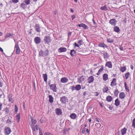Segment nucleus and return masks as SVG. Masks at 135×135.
Here are the masks:
<instances>
[{"label": "nucleus", "mask_w": 135, "mask_h": 135, "mask_svg": "<svg viewBox=\"0 0 135 135\" xmlns=\"http://www.w3.org/2000/svg\"><path fill=\"white\" fill-rule=\"evenodd\" d=\"M55 111L56 114L58 115H61L62 114V110L60 108H56L55 109Z\"/></svg>", "instance_id": "13"}, {"label": "nucleus", "mask_w": 135, "mask_h": 135, "mask_svg": "<svg viewBox=\"0 0 135 135\" xmlns=\"http://www.w3.org/2000/svg\"><path fill=\"white\" fill-rule=\"evenodd\" d=\"M127 131V129L125 127L122 129L121 130L122 134V135H124L126 133Z\"/></svg>", "instance_id": "29"}, {"label": "nucleus", "mask_w": 135, "mask_h": 135, "mask_svg": "<svg viewBox=\"0 0 135 135\" xmlns=\"http://www.w3.org/2000/svg\"><path fill=\"white\" fill-rule=\"evenodd\" d=\"M94 80V78L93 76H91L89 77L88 79V83H90L93 82Z\"/></svg>", "instance_id": "16"}, {"label": "nucleus", "mask_w": 135, "mask_h": 135, "mask_svg": "<svg viewBox=\"0 0 135 135\" xmlns=\"http://www.w3.org/2000/svg\"><path fill=\"white\" fill-rule=\"evenodd\" d=\"M67 99L65 96H63L60 98V101L62 104H65L66 103Z\"/></svg>", "instance_id": "11"}, {"label": "nucleus", "mask_w": 135, "mask_h": 135, "mask_svg": "<svg viewBox=\"0 0 135 135\" xmlns=\"http://www.w3.org/2000/svg\"><path fill=\"white\" fill-rule=\"evenodd\" d=\"M119 97L120 99H124L126 97V94L125 93L123 92H120L119 94Z\"/></svg>", "instance_id": "14"}, {"label": "nucleus", "mask_w": 135, "mask_h": 135, "mask_svg": "<svg viewBox=\"0 0 135 135\" xmlns=\"http://www.w3.org/2000/svg\"><path fill=\"white\" fill-rule=\"evenodd\" d=\"M25 6V4L24 3H21V6L22 7H24Z\"/></svg>", "instance_id": "54"}, {"label": "nucleus", "mask_w": 135, "mask_h": 135, "mask_svg": "<svg viewBox=\"0 0 135 135\" xmlns=\"http://www.w3.org/2000/svg\"><path fill=\"white\" fill-rule=\"evenodd\" d=\"M68 81V79L65 77L62 78L60 80V81L62 83H67Z\"/></svg>", "instance_id": "18"}, {"label": "nucleus", "mask_w": 135, "mask_h": 135, "mask_svg": "<svg viewBox=\"0 0 135 135\" xmlns=\"http://www.w3.org/2000/svg\"><path fill=\"white\" fill-rule=\"evenodd\" d=\"M90 74L91 75L93 74V71L91 69L90 70Z\"/></svg>", "instance_id": "61"}, {"label": "nucleus", "mask_w": 135, "mask_h": 135, "mask_svg": "<svg viewBox=\"0 0 135 135\" xmlns=\"http://www.w3.org/2000/svg\"><path fill=\"white\" fill-rule=\"evenodd\" d=\"M44 41L46 44H48L51 41V39L49 36H47L44 37Z\"/></svg>", "instance_id": "2"}, {"label": "nucleus", "mask_w": 135, "mask_h": 135, "mask_svg": "<svg viewBox=\"0 0 135 135\" xmlns=\"http://www.w3.org/2000/svg\"><path fill=\"white\" fill-rule=\"evenodd\" d=\"M101 68L98 70L96 74L98 75H100L102 71L104 70V68L103 65L100 66Z\"/></svg>", "instance_id": "10"}, {"label": "nucleus", "mask_w": 135, "mask_h": 135, "mask_svg": "<svg viewBox=\"0 0 135 135\" xmlns=\"http://www.w3.org/2000/svg\"><path fill=\"white\" fill-rule=\"evenodd\" d=\"M24 2L27 5H28L30 3V0H25Z\"/></svg>", "instance_id": "45"}, {"label": "nucleus", "mask_w": 135, "mask_h": 135, "mask_svg": "<svg viewBox=\"0 0 135 135\" xmlns=\"http://www.w3.org/2000/svg\"><path fill=\"white\" fill-rule=\"evenodd\" d=\"M74 45L75 47H79V46L78 45L76 42H75L74 44Z\"/></svg>", "instance_id": "56"}, {"label": "nucleus", "mask_w": 135, "mask_h": 135, "mask_svg": "<svg viewBox=\"0 0 135 135\" xmlns=\"http://www.w3.org/2000/svg\"><path fill=\"white\" fill-rule=\"evenodd\" d=\"M70 117L71 119H74L76 117V115L75 113H72L70 115Z\"/></svg>", "instance_id": "25"}, {"label": "nucleus", "mask_w": 135, "mask_h": 135, "mask_svg": "<svg viewBox=\"0 0 135 135\" xmlns=\"http://www.w3.org/2000/svg\"><path fill=\"white\" fill-rule=\"evenodd\" d=\"M124 87L126 90L128 92L129 91V90L128 87L127 86L126 82H124Z\"/></svg>", "instance_id": "38"}, {"label": "nucleus", "mask_w": 135, "mask_h": 135, "mask_svg": "<svg viewBox=\"0 0 135 135\" xmlns=\"http://www.w3.org/2000/svg\"><path fill=\"white\" fill-rule=\"evenodd\" d=\"M95 120H96L97 122H100V120H99L98 119V118H95Z\"/></svg>", "instance_id": "60"}, {"label": "nucleus", "mask_w": 135, "mask_h": 135, "mask_svg": "<svg viewBox=\"0 0 135 135\" xmlns=\"http://www.w3.org/2000/svg\"><path fill=\"white\" fill-rule=\"evenodd\" d=\"M103 55L104 58H107L109 57L108 54L107 52H104L103 54Z\"/></svg>", "instance_id": "37"}, {"label": "nucleus", "mask_w": 135, "mask_h": 135, "mask_svg": "<svg viewBox=\"0 0 135 135\" xmlns=\"http://www.w3.org/2000/svg\"><path fill=\"white\" fill-rule=\"evenodd\" d=\"M49 54V51L48 50L46 49L44 51L41 50L39 53V55L40 56L44 57L47 56Z\"/></svg>", "instance_id": "1"}, {"label": "nucleus", "mask_w": 135, "mask_h": 135, "mask_svg": "<svg viewBox=\"0 0 135 135\" xmlns=\"http://www.w3.org/2000/svg\"><path fill=\"white\" fill-rule=\"evenodd\" d=\"M114 40L113 39H111L110 38H107V41L108 43H112L114 42Z\"/></svg>", "instance_id": "39"}, {"label": "nucleus", "mask_w": 135, "mask_h": 135, "mask_svg": "<svg viewBox=\"0 0 135 135\" xmlns=\"http://www.w3.org/2000/svg\"><path fill=\"white\" fill-rule=\"evenodd\" d=\"M75 51L74 50H71L70 54L73 57L75 55Z\"/></svg>", "instance_id": "35"}, {"label": "nucleus", "mask_w": 135, "mask_h": 135, "mask_svg": "<svg viewBox=\"0 0 135 135\" xmlns=\"http://www.w3.org/2000/svg\"><path fill=\"white\" fill-rule=\"evenodd\" d=\"M71 32H69L68 33V36L69 37H70L71 35Z\"/></svg>", "instance_id": "58"}, {"label": "nucleus", "mask_w": 135, "mask_h": 135, "mask_svg": "<svg viewBox=\"0 0 135 135\" xmlns=\"http://www.w3.org/2000/svg\"><path fill=\"white\" fill-rule=\"evenodd\" d=\"M35 30L38 32H40L41 31V27L39 24H36L35 26Z\"/></svg>", "instance_id": "9"}, {"label": "nucleus", "mask_w": 135, "mask_h": 135, "mask_svg": "<svg viewBox=\"0 0 135 135\" xmlns=\"http://www.w3.org/2000/svg\"><path fill=\"white\" fill-rule=\"evenodd\" d=\"M120 101L119 99L117 98L116 99L115 101V105L116 106H118L120 105Z\"/></svg>", "instance_id": "23"}, {"label": "nucleus", "mask_w": 135, "mask_h": 135, "mask_svg": "<svg viewBox=\"0 0 135 135\" xmlns=\"http://www.w3.org/2000/svg\"><path fill=\"white\" fill-rule=\"evenodd\" d=\"M14 110L16 114H17L18 110V108L16 105H15Z\"/></svg>", "instance_id": "44"}, {"label": "nucleus", "mask_w": 135, "mask_h": 135, "mask_svg": "<svg viewBox=\"0 0 135 135\" xmlns=\"http://www.w3.org/2000/svg\"><path fill=\"white\" fill-rule=\"evenodd\" d=\"M98 46L101 47L106 48L107 47V45L104 42H99Z\"/></svg>", "instance_id": "21"}, {"label": "nucleus", "mask_w": 135, "mask_h": 135, "mask_svg": "<svg viewBox=\"0 0 135 135\" xmlns=\"http://www.w3.org/2000/svg\"><path fill=\"white\" fill-rule=\"evenodd\" d=\"M126 70V66H121L120 69V71L122 72H124Z\"/></svg>", "instance_id": "24"}, {"label": "nucleus", "mask_w": 135, "mask_h": 135, "mask_svg": "<svg viewBox=\"0 0 135 135\" xmlns=\"http://www.w3.org/2000/svg\"><path fill=\"white\" fill-rule=\"evenodd\" d=\"M117 84L116 79L115 78H114L111 82L110 86L112 87H114Z\"/></svg>", "instance_id": "12"}, {"label": "nucleus", "mask_w": 135, "mask_h": 135, "mask_svg": "<svg viewBox=\"0 0 135 135\" xmlns=\"http://www.w3.org/2000/svg\"><path fill=\"white\" fill-rule=\"evenodd\" d=\"M71 89L72 90H75L74 86H72Z\"/></svg>", "instance_id": "59"}, {"label": "nucleus", "mask_w": 135, "mask_h": 135, "mask_svg": "<svg viewBox=\"0 0 135 135\" xmlns=\"http://www.w3.org/2000/svg\"><path fill=\"white\" fill-rule=\"evenodd\" d=\"M130 76V73L128 72L126 73H125L124 74V76L125 78L126 79H127L128 78H129V77Z\"/></svg>", "instance_id": "32"}, {"label": "nucleus", "mask_w": 135, "mask_h": 135, "mask_svg": "<svg viewBox=\"0 0 135 135\" xmlns=\"http://www.w3.org/2000/svg\"><path fill=\"white\" fill-rule=\"evenodd\" d=\"M117 21L116 20L114 19H111L109 21V23L112 26H114L116 24Z\"/></svg>", "instance_id": "8"}, {"label": "nucleus", "mask_w": 135, "mask_h": 135, "mask_svg": "<svg viewBox=\"0 0 135 135\" xmlns=\"http://www.w3.org/2000/svg\"><path fill=\"white\" fill-rule=\"evenodd\" d=\"M132 126L135 128V118H134L133 120Z\"/></svg>", "instance_id": "46"}, {"label": "nucleus", "mask_w": 135, "mask_h": 135, "mask_svg": "<svg viewBox=\"0 0 135 135\" xmlns=\"http://www.w3.org/2000/svg\"><path fill=\"white\" fill-rule=\"evenodd\" d=\"M105 66L109 68H112V64L110 61H108L106 63Z\"/></svg>", "instance_id": "19"}, {"label": "nucleus", "mask_w": 135, "mask_h": 135, "mask_svg": "<svg viewBox=\"0 0 135 135\" xmlns=\"http://www.w3.org/2000/svg\"><path fill=\"white\" fill-rule=\"evenodd\" d=\"M86 132L87 133H89V130L88 129H86Z\"/></svg>", "instance_id": "62"}, {"label": "nucleus", "mask_w": 135, "mask_h": 135, "mask_svg": "<svg viewBox=\"0 0 135 135\" xmlns=\"http://www.w3.org/2000/svg\"><path fill=\"white\" fill-rule=\"evenodd\" d=\"M0 51L2 52H3V49L1 47H0Z\"/></svg>", "instance_id": "64"}, {"label": "nucleus", "mask_w": 135, "mask_h": 135, "mask_svg": "<svg viewBox=\"0 0 135 135\" xmlns=\"http://www.w3.org/2000/svg\"><path fill=\"white\" fill-rule=\"evenodd\" d=\"M13 35L12 34H11L10 33H7L5 37V38H6L11 36H12Z\"/></svg>", "instance_id": "41"}, {"label": "nucleus", "mask_w": 135, "mask_h": 135, "mask_svg": "<svg viewBox=\"0 0 135 135\" xmlns=\"http://www.w3.org/2000/svg\"><path fill=\"white\" fill-rule=\"evenodd\" d=\"M75 16L74 15H72L71 16V18L72 20H73L74 19H75Z\"/></svg>", "instance_id": "55"}, {"label": "nucleus", "mask_w": 135, "mask_h": 135, "mask_svg": "<svg viewBox=\"0 0 135 135\" xmlns=\"http://www.w3.org/2000/svg\"><path fill=\"white\" fill-rule=\"evenodd\" d=\"M114 31L117 32H118L120 31V29L119 27L117 26H115L113 28Z\"/></svg>", "instance_id": "30"}, {"label": "nucleus", "mask_w": 135, "mask_h": 135, "mask_svg": "<svg viewBox=\"0 0 135 135\" xmlns=\"http://www.w3.org/2000/svg\"><path fill=\"white\" fill-rule=\"evenodd\" d=\"M82 27H83L85 29H87L88 28V26L85 24L82 23Z\"/></svg>", "instance_id": "40"}, {"label": "nucleus", "mask_w": 135, "mask_h": 135, "mask_svg": "<svg viewBox=\"0 0 135 135\" xmlns=\"http://www.w3.org/2000/svg\"><path fill=\"white\" fill-rule=\"evenodd\" d=\"M102 76L103 80L104 81H106L108 79V75L107 74H104Z\"/></svg>", "instance_id": "20"}, {"label": "nucleus", "mask_w": 135, "mask_h": 135, "mask_svg": "<svg viewBox=\"0 0 135 135\" xmlns=\"http://www.w3.org/2000/svg\"><path fill=\"white\" fill-rule=\"evenodd\" d=\"M101 126V124L99 123H96L95 125V127L97 128H99Z\"/></svg>", "instance_id": "42"}, {"label": "nucleus", "mask_w": 135, "mask_h": 135, "mask_svg": "<svg viewBox=\"0 0 135 135\" xmlns=\"http://www.w3.org/2000/svg\"><path fill=\"white\" fill-rule=\"evenodd\" d=\"M3 85L1 82L0 81V87H1Z\"/></svg>", "instance_id": "63"}, {"label": "nucleus", "mask_w": 135, "mask_h": 135, "mask_svg": "<svg viewBox=\"0 0 135 135\" xmlns=\"http://www.w3.org/2000/svg\"><path fill=\"white\" fill-rule=\"evenodd\" d=\"M12 2L14 3H16L19 1V0H12Z\"/></svg>", "instance_id": "49"}, {"label": "nucleus", "mask_w": 135, "mask_h": 135, "mask_svg": "<svg viewBox=\"0 0 135 135\" xmlns=\"http://www.w3.org/2000/svg\"><path fill=\"white\" fill-rule=\"evenodd\" d=\"M75 90L79 91L81 89V86L80 85L78 84L76 85L75 87Z\"/></svg>", "instance_id": "26"}, {"label": "nucleus", "mask_w": 135, "mask_h": 135, "mask_svg": "<svg viewBox=\"0 0 135 135\" xmlns=\"http://www.w3.org/2000/svg\"><path fill=\"white\" fill-rule=\"evenodd\" d=\"M54 98L52 95H50L49 96V101L50 103H52L53 102Z\"/></svg>", "instance_id": "33"}, {"label": "nucleus", "mask_w": 135, "mask_h": 135, "mask_svg": "<svg viewBox=\"0 0 135 135\" xmlns=\"http://www.w3.org/2000/svg\"><path fill=\"white\" fill-rule=\"evenodd\" d=\"M5 111L6 114H8L9 112V110L8 108L6 107L5 109Z\"/></svg>", "instance_id": "43"}, {"label": "nucleus", "mask_w": 135, "mask_h": 135, "mask_svg": "<svg viewBox=\"0 0 135 135\" xmlns=\"http://www.w3.org/2000/svg\"><path fill=\"white\" fill-rule=\"evenodd\" d=\"M43 75L44 81L46 83L47 79V74L46 73L43 74Z\"/></svg>", "instance_id": "27"}, {"label": "nucleus", "mask_w": 135, "mask_h": 135, "mask_svg": "<svg viewBox=\"0 0 135 135\" xmlns=\"http://www.w3.org/2000/svg\"><path fill=\"white\" fill-rule=\"evenodd\" d=\"M8 97L9 99V101L10 102H11L12 103H13L14 102V101L12 98V95H9V96H8Z\"/></svg>", "instance_id": "36"}, {"label": "nucleus", "mask_w": 135, "mask_h": 135, "mask_svg": "<svg viewBox=\"0 0 135 135\" xmlns=\"http://www.w3.org/2000/svg\"><path fill=\"white\" fill-rule=\"evenodd\" d=\"M85 78V77L84 76H80L78 78V82L79 83H80L84 81Z\"/></svg>", "instance_id": "6"}, {"label": "nucleus", "mask_w": 135, "mask_h": 135, "mask_svg": "<svg viewBox=\"0 0 135 135\" xmlns=\"http://www.w3.org/2000/svg\"><path fill=\"white\" fill-rule=\"evenodd\" d=\"M50 89L52 90L54 92H56L57 91L56 84H52L50 86Z\"/></svg>", "instance_id": "5"}, {"label": "nucleus", "mask_w": 135, "mask_h": 135, "mask_svg": "<svg viewBox=\"0 0 135 135\" xmlns=\"http://www.w3.org/2000/svg\"><path fill=\"white\" fill-rule=\"evenodd\" d=\"M15 49L16 50V54H19L20 52V50L18 44L16 43L15 44Z\"/></svg>", "instance_id": "3"}, {"label": "nucleus", "mask_w": 135, "mask_h": 135, "mask_svg": "<svg viewBox=\"0 0 135 135\" xmlns=\"http://www.w3.org/2000/svg\"><path fill=\"white\" fill-rule=\"evenodd\" d=\"M33 131H35L36 130H38V126L37 125H36L34 127H33V128H32Z\"/></svg>", "instance_id": "34"}, {"label": "nucleus", "mask_w": 135, "mask_h": 135, "mask_svg": "<svg viewBox=\"0 0 135 135\" xmlns=\"http://www.w3.org/2000/svg\"><path fill=\"white\" fill-rule=\"evenodd\" d=\"M45 135H53L52 134L48 132H45L44 133Z\"/></svg>", "instance_id": "48"}, {"label": "nucleus", "mask_w": 135, "mask_h": 135, "mask_svg": "<svg viewBox=\"0 0 135 135\" xmlns=\"http://www.w3.org/2000/svg\"><path fill=\"white\" fill-rule=\"evenodd\" d=\"M119 93V91L118 90H115V92L114 93V95L117 94V95Z\"/></svg>", "instance_id": "51"}, {"label": "nucleus", "mask_w": 135, "mask_h": 135, "mask_svg": "<svg viewBox=\"0 0 135 135\" xmlns=\"http://www.w3.org/2000/svg\"><path fill=\"white\" fill-rule=\"evenodd\" d=\"M99 94V93L98 92H96L94 93V95L95 96H98Z\"/></svg>", "instance_id": "53"}, {"label": "nucleus", "mask_w": 135, "mask_h": 135, "mask_svg": "<svg viewBox=\"0 0 135 135\" xmlns=\"http://www.w3.org/2000/svg\"><path fill=\"white\" fill-rule=\"evenodd\" d=\"M3 108V104L2 103H0V110H1Z\"/></svg>", "instance_id": "50"}, {"label": "nucleus", "mask_w": 135, "mask_h": 135, "mask_svg": "<svg viewBox=\"0 0 135 135\" xmlns=\"http://www.w3.org/2000/svg\"><path fill=\"white\" fill-rule=\"evenodd\" d=\"M82 43L83 40H81L79 41H78V43L80 45H81L82 44Z\"/></svg>", "instance_id": "47"}, {"label": "nucleus", "mask_w": 135, "mask_h": 135, "mask_svg": "<svg viewBox=\"0 0 135 135\" xmlns=\"http://www.w3.org/2000/svg\"><path fill=\"white\" fill-rule=\"evenodd\" d=\"M119 49L121 51H123V47L121 46H120L119 47Z\"/></svg>", "instance_id": "57"}, {"label": "nucleus", "mask_w": 135, "mask_h": 135, "mask_svg": "<svg viewBox=\"0 0 135 135\" xmlns=\"http://www.w3.org/2000/svg\"><path fill=\"white\" fill-rule=\"evenodd\" d=\"M67 51V49L65 47H61L58 49V51L59 52H65Z\"/></svg>", "instance_id": "17"}, {"label": "nucleus", "mask_w": 135, "mask_h": 135, "mask_svg": "<svg viewBox=\"0 0 135 135\" xmlns=\"http://www.w3.org/2000/svg\"><path fill=\"white\" fill-rule=\"evenodd\" d=\"M108 88L107 86H105L103 89V93H107L108 90Z\"/></svg>", "instance_id": "28"}, {"label": "nucleus", "mask_w": 135, "mask_h": 135, "mask_svg": "<svg viewBox=\"0 0 135 135\" xmlns=\"http://www.w3.org/2000/svg\"><path fill=\"white\" fill-rule=\"evenodd\" d=\"M39 135H43L42 133L41 129H39Z\"/></svg>", "instance_id": "52"}, {"label": "nucleus", "mask_w": 135, "mask_h": 135, "mask_svg": "<svg viewBox=\"0 0 135 135\" xmlns=\"http://www.w3.org/2000/svg\"><path fill=\"white\" fill-rule=\"evenodd\" d=\"M112 97L110 95L107 96L106 98V100L108 102H111L112 100Z\"/></svg>", "instance_id": "22"}, {"label": "nucleus", "mask_w": 135, "mask_h": 135, "mask_svg": "<svg viewBox=\"0 0 135 135\" xmlns=\"http://www.w3.org/2000/svg\"><path fill=\"white\" fill-rule=\"evenodd\" d=\"M40 38L38 37H36L34 38V41L36 44H39L41 42Z\"/></svg>", "instance_id": "15"}, {"label": "nucleus", "mask_w": 135, "mask_h": 135, "mask_svg": "<svg viewBox=\"0 0 135 135\" xmlns=\"http://www.w3.org/2000/svg\"><path fill=\"white\" fill-rule=\"evenodd\" d=\"M16 120H17L18 123H19L21 118L20 113H19L18 114H17L16 116Z\"/></svg>", "instance_id": "31"}, {"label": "nucleus", "mask_w": 135, "mask_h": 135, "mask_svg": "<svg viewBox=\"0 0 135 135\" xmlns=\"http://www.w3.org/2000/svg\"><path fill=\"white\" fill-rule=\"evenodd\" d=\"M31 123L30 124V126L31 128H33L35 124L37 123V120L36 119H34L32 117H31Z\"/></svg>", "instance_id": "7"}, {"label": "nucleus", "mask_w": 135, "mask_h": 135, "mask_svg": "<svg viewBox=\"0 0 135 135\" xmlns=\"http://www.w3.org/2000/svg\"><path fill=\"white\" fill-rule=\"evenodd\" d=\"M11 132V130L9 127H6L4 129V133L6 135L9 134Z\"/></svg>", "instance_id": "4"}]
</instances>
